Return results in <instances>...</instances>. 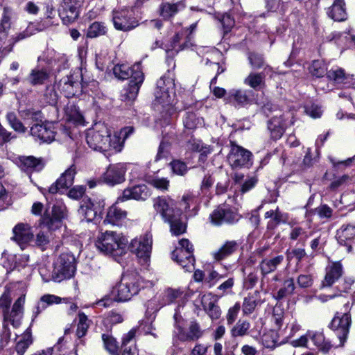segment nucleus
<instances>
[{
  "label": "nucleus",
  "instance_id": "1",
  "mask_svg": "<svg viewBox=\"0 0 355 355\" xmlns=\"http://www.w3.org/2000/svg\"><path fill=\"white\" fill-rule=\"evenodd\" d=\"M86 141L94 150L100 151L106 155L117 153L122 150L123 143L121 137L114 133L111 135L108 127L105 124H96L86 132Z\"/></svg>",
  "mask_w": 355,
  "mask_h": 355
},
{
  "label": "nucleus",
  "instance_id": "2",
  "mask_svg": "<svg viewBox=\"0 0 355 355\" xmlns=\"http://www.w3.org/2000/svg\"><path fill=\"white\" fill-rule=\"evenodd\" d=\"M153 207L169 224L173 234L178 236L186 232V224L181 219V210L175 207L173 200L165 197L156 198L153 200Z\"/></svg>",
  "mask_w": 355,
  "mask_h": 355
},
{
  "label": "nucleus",
  "instance_id": "3",
  "mask_svg": "<svg viewBox=\"0 0 355 355\" xmlns=\"http://www.w3.org/2000/svg\"><path fill=\"white\" fill-rule=\"evenodd\" d=\"M143 284L144 281L138 272L127 271L123 275L121 282L112 288V295L117 302H126L138 294L141 288L144 286Z\"/></svg>",
  "mask_w": 355,
  "mask_h": 355
},
{
  "label": "nucleus",
  "instance_id": "4",
  "mask_svg": "<svg viewBox=\"0 0 355 355\" xmlns=\"http://www.w3.org/2000/svg\"><path fill=\"white\" fill-rule=\"evenodd\" d=\"M19 24H0V41L3 44L8 42V52L11 51L13 44L21 40L31 36L32 35L42 31L46 28L45 24H28L22 32L18 33L17 26Z\"/></svg>",
  "mask_w": 355,
  "mask_h": 355
},
{
  "label": "nucleus",
  "instance_id": "5",
  "mask_svg": "<svg viewBox=\"0 0 355 355\" xmlns=\"http://www.w3.org/2000/svg\"><path fill=\"white\" fill-rule=\"evenodd\" d=\"M180 306L175 309L173 315L175 329L173 331V340H179L181 342H195L201 338L204 334L200 323L196 320H191L184 326V320L180 314Z\"/></svg>",
  "mask_w": 355,
  "mask_h": 355
},
{
  "label": "nucleus",
  "instance_id": "6",
  "mask_svg": "<svg viewBox=\"0 0 355 355\" xmlns=\"http://www.w3.org/2000/svg\"><path fill=\"white\" fill-rule=\"evenodd\" d=\"M113 73L118 79L125 80L130 78L126 95L129 99H134L144 80L141 64L136 63L132 67L125 64H116L113 68Z\"/></svg>",
  "mask_w": 355,
  "mask_h": 355
},
{
  "label": "nucleus",
  "instance_id": "7",
  "mask_svg": "<svg viewBox=\"0 0 355 355\" xmlns=\"http://www.w3.org/2000/svg\"><path fill=\"white\" fill-rule=\"evenodd\" d=\"M128 242V239L121 234L106 231L98 237L96 246L105 254L119 257L125 253Z\"/></svg>",
  "mask_w": 355,
  "mask_h": 355
},
{
  "label": "nucleus",
  "instance_id": "8",
  "mask_svg": "<svg viewBox=\"0 0 355 355\" xmlns=\"http://www.w3.org/2000/svg\"><path fill=\"white\" fill-rule=\"evenodd\" d=\"M76 271V259L71 253H62L54 263L52 278L55 282H61L71 277Z\"/></svg>",
  "mask_w": 355,
  "mask_h": 355
},
{
  "label": "nucleus",
  "instance_id": "9",
  "mask_svg": "<svg viewBox=\"0 0 355 355\" xmlns=\"http://www.w3.org/2000/svg\"><path fill=\"white\" fill-rule=\"evenodd\" d=\"M193 245L188 239H183L179 242V247L172 253V257L186 271H191L194 268L195 259L193 254Z\"/></svg>",
  "mask_w": 355,
  "mask_h": 355
},
{
  "label": "nucleus",
  "instance_id": "10",
  "mask_svg": "<svg viewBox=\"0 0 355 355\" xmlns=\"http://www.w3.org/2000/svg\"><path fill=\"white\" fill-rule=\"evenodd\" d=\"M175 83L172 78L166 75L157 82L155 96L157 102L163 105L172 103L175 94Z\"/></svg>",
  "mask_w": 355,
  "mask_h": 355
},
{
  "label": "nucleus",
  "instance_id": "11",
  "mask_svg": "<svg viewBox=\"0 0 355 355\" xmlns=\"http://www.w3.org/2000/svg\"><path fill=\"white\" fill-rule=\"evenodd\" d=\"M77 173L75 164L71 165L64 173L61 174L60 178L53 182L48 189H44L42 192L46 196V194H55L62 191V189H69L72 186L74 182V178Z\"/></svg>",
  "mask_w": 355,
  "mask_h": 355
},
{
  "label": "nucleus",
  "instance_id": "12",
  "mask_svg": "<svg viewBox=\"0 0 355 355\" xmlns=\"http://www.w3.org/2000/svg\"><path fill=\"white\" fill-rule=\"evenodd\" d=\"M252 156L250 151L231 143L227 161L233 168L248 167L252 165Z\"/></svg>",
  "mask_w": 355,
  "mask_h": 355
},
{
  "label": "nucleus",
  "instance_id": "13",
  "mask_svg": "<svg viewBox=\"0 0 355 355\" xmlns=\"http://www.w3.org/2000/svg\"><path fill=\"white\" fill-rule=\"evenodd\" d=\"M126 171V164L124 163L110 164L103 174L101 179L103 182L110 186L119 184L125 180Z\"/></svg>",
  "mask_w": 355,
  "mask_h": 355
},
{
  "label": "nucleus",
  "instance_id": "14",
  "mask_svg": "<svg viewBox=\"0 0 355 355\" xmlns=\"http://www.w3.org/2000/svg\"><path fill=\"white\" fill-rule=\"evenodd\" d=\"M211 223L215 225L232 224L239 219L237 213L227 205L219 206L210 215Z\"/></svg>",
  "mask_w": 355,
  "mask_h": 355
},
{
  "label": "nucleus",
  "instance_id": "15",
  "mask_svg": "<svg viewBox=\"0 0 355 355\" xmlns=\"http://www.w3.org/2000/svg\"><path fill=\"white\" fill-rule=\"evenodd\" d=\"M351 324V317L349 313H343L341 315H336L330 325L336 331V334L340 340L339 346H343L345 343Z\"/></svg>",
  "mask_w": 355,
  "mask_h": 355
},
{
  "label": "nucleus",
  "instance_id": "16",
  "mask_svg": "<svg viewBox=\"0 0 355 355\" xmlns=\"http://www.w3.org/2000/svg\"><path fill=\"white\" fill-rule=\"evenodd\" d=\"M152 238L150 235L145 234L139 238L133 239L130 245L131 252L139 259L146 261L150 254Z\"/></svg>",
  "mask_w": 355,
  "mask_h": 355
},
{
  "label": "nucleus",
  "instance_id": "17",
  "mask_svg": "<svg viewBox=\"0 0 355 355\" xmlns=\"http://www.w3.org/2000/svg\"><path fill=\"white\" fill-rule=\"evenodd\" d=\"M81 220L92 222L101 218V209L98 203L91 199H83L78 210Z\"/></svg>",
  "mask_w": 355,
  "mask_h": 355
},
{
  "label": "nucleus",
  "instance_id": "18",
  "mask_svg": "<svg viewBox=\"0 0 355 355\" xmlns=\"http://www.w3.org/2000/svg\"><path fill=\"white\" fill-rule=\"evenodd\" d=\"M196 28V24H192L189 28L179 30L171 41V47L178 52L191 45L193 32Z\"/></svg>",
  "mask_w": 355,
  "mask_h": 355
},
{
  "label": "nucleus",
  "instance_id": "19",
  "mask_svg": "<svg viewBox=\"0 0 355 355\" xmlns=\"http://www.w3.org/2000/svg\"><path fill=\"white\" fill-rule=\"evenodd\" d=\"M150 196L148 188L145 184H139L128 187L116 199V202H123L129 200H145Z\"/></svg>",
  "mask_w": 355,
  "mask_h": 355
},
{
  "label": "nucleus",
  "instance_id": "20",
  "mask_svg": "<svg viewBox=\"0 0 355 355\" xmlns=\"http://www.w3.org/2000/svg\"><path fill=\"white\" fill-rule=\"evenodd\" d=\"M24 302L25 297L20 296L14 303L11 311H7L3 313V322L8 324L10 323L15 328L19 327L23 316Z\"/></svg>",
  "mask_w": 355,
  "mask_h": 355
},
{
  "label": "nucleus",
  "instance_id": "21",
  "mask_svg": "<svg viewBox=\"0 0 355 355\" xmlns=\"http://www.w3.org/2000/svg\"><path fill=\"white\" fill-rule=\"evenodd\" d=\"M12 234L11 239L15 241L21 249H24V245L33 239L32 228L28 223L17 224L12 229Z\"/></svg>",
  "mask_w": 355,
  "mask_h": 355
},
{
  "label": "nucleus",
  "instance_id": "22",
  "mask_svg": "<svg viewBox=\"0 0 355 355\" xmlns=\"http://www.w3.org/2000/svg\"><path fill=\"white\" fill-rule=\"evenodd\" d=\"M284 256L278 254L266 257L260 262L259 268L263 277L275 272L284 262Z\"/></svg>",
  "mask_w": 355,
  "mask_h": 355
},
{
  "label": "nucleus",
  "instance_id": "23",
  "mask_svg": "<svg viewBox=\"0 0 355 355\" xmlns=\"http://www.w3.org/2000/svg\"><path fill=\"white\" fill-rule=\"evenodd\" d=\"M116 201L109 207L105 223L119 226L127 218V212L117 206Z\"/></svg>",
  "mask_w": 355,
  "mask_h": 355
},
{
  "label": "nucleus",
  "instance_id": "24",
  "mask_svg": "<svg viewBox=\"0 0 355 355\" xmlns=\"http://www.w3.org/2000/svg\"><path fill=\"white\" fill-rule=\"evenodd\" d=\"M31 134L44 142H51L54 140L55 132L51 126L46 124L36 123L31 128Z\"/></svg>",
  "mask_w": 355,
  "mask_h": 355
},
{
  "label": "nucleus",
  "instance_id": "25",
  "mask_svg": "<svg viewBox=\"0 0 355 355\" xmlns=\"http://www.w3.org/2000/svg\"><path fill=\"white\" fill-rule=\"evenodd\" d=\"M327 15L335 21L342 22L347 19L344 0H334L333 5L329 8Z\"/></svg>",
  "mask_w": 355,
  "mask_h": 355
},
{
  "label": "nucleus",
  "instance_id": "26",
  "mask_svg": "<svg viewBox=\"0 0 355 355\" xmlns=\"http://www.w3.org/2000/svg\"><path fill=\"white\" fill-rule=\"evenodd\" d=\"M252 92L250 90L233 89L230 92L228 98L235 105L243 106L252 100Z\"/></svg>",
  "mask_w": 355,
  "mask_h": 355
},
{
  "label": "nucleus",
  "instance_id": "27",
  "mask_svg": "<svg viewBox=\"0 0 355 355\" xmlns=\"http://www.w3.org/2000/svg\"><path fill=\"white\" fill-rule=\"evenodd\" d=\"M185 7L186 0H181L174 3H162L159 8V13L164 19H169L179 11L184 10Z\"/></svg>",
  "mask_w": 355,
  "mask_h": 355
},
{
  "label": "nucleus",
  "instance_id": "28",
  "mask_svg": "<svg viewBox=\"0 0 355 355\" xmlns=\"http://www.w3.org/2000/svg\"><path fill=\"white\" fill-rule=\"evenodd\" d=\"M286 123L282 116H275L268 122V128L275 139L281 138L286 128Z\"/></svg>",
  "mask_w": 355,
  "mask_h": 355
},
{
  "label": "nucleus",
  "instance_id": "29",
  "mask_svg": "<svg viewBox=\"0 0 355 355\" xmlns=\"http://www.w3.org/2000/svg\"><path fill=\"white\" fill-rule=\"evenodd\" d=\"M238 248L236 241H227L218 250L212 253L213 257L216 261L223 260L234 253Z\"/></svg>",
  "mask_w": 355,
  "mask_h": 355
},
{
  "label": "nucleus",
  "instance_id": "30",
  "mask_svg": "<svg viewBox=\"0 0 355 355\" xmlns=\"http://www.w3.org/2000/svg\"><path fill=\"white\" fill-rule=\"evenodd\" d=\"M343 274V266L340 262L333 263L327 268V272L323 281L324 286H331L336 280H338Z\"/></svg>",
  "mask_w": 355,
  "mask_h": 355
},
{
  "label": "nucleus",
  "instance_id": "31",
  "mask_svg": "<svg viewBox=\"0 0 355 355\" xmlns=\"http://www.w3.org/2000/svg\"><path fill=\"white\" fill-rule=\"evenodd\" d=\"M62 300L60 297L55 295H44L41 297L40 302L33 311V317L36 318L42 311L46 309L47 306L61 303Z\"/></svg>",
  "mask_w": 355,
  "mask_h": 355
},
{
  "label": "nucleus",
  "instance_id": "32",
  "mask_svg": "<svg viewBox=\"0 0 355 355\" xmlns=\"http://www.w3.org/2000/svg\"><path fill=\"white\" fill-rule=\"evenodd\" d=\"M307 336L323 353H327L331 349V342L326 339L323 333L320 331H308Z\"/></svg>",
  "mask_w": 355,
  "mask_h": 355
},
{
  "label": "nucleus",
  "instance_id": "33",
  "mask_svg": "<svg viewBox=\"0 0 355 355\" xmlns=\"http://www.w3.org/2000/svg\"><path fill=\"white\" fill-rule=\"evenodd\" d=\"M19 161L21 169L28 173L40 171L44 166L42 160L33 156L21 157Z\"/></svg>",
  "mask_w": 355,
  "mask_h": 355
},
{
  "label": "nucleus",
  "instance_id": "34",
  "mask_svg": "<svg viewBox=\"0 0 355 355\" xmlns=\"http://www.w3.org/2000/svg\"><path fill=\"white\" fill-rule=\"evenodd\" d=\"M49 78V71L45 68L36 67L31 70L27 78L28 82L33 86L42 85Z\"/></svg>",
  "mask_w": 355,
  "mask_h": 355
},
{
  "label": "nucleus",
  "instance_id": "35",
  "mask_svg": "<svg viewBox=\"0 0 355 355\" xmlns=\"http://www.w3.org/2000/svg\"><path fill=\"white\" fill-rule=\"evenodd\" d=\"M265 218H271V220L268 223V229H274L280 223H286L288 219L287 214L282 212L278 207L275 209L266 211Z\"/></svg>",
  "mask_w": 355,
  "mask_h": 355
},
{
  "label": "nucleus",
  "instance_id": "36",
  "mask_svg": "<svg viewBox=\"0 0 355 355\" xmlns=\"http://www.w3.org/2000/svg\"><path fill=\"white\" fill-rule=\"evenodd\" d=\"M266 74L264 72H251L244 80V83L255 90H259L265 86Z\"/></svg>",
  "mask_w": 355,
  "mask_h": 355
},
{
  "label": "nucleus",
  "instance_id": "37",
  "mask_svg": "<svg viewBox=\"0 0 355 355\" xmlns=\"http://www.w3.org/2000/svg\"><path fill=\"white\" fill-rule=\"evenodd\" d=\"M355 237V225H343L337 230L336 238L341 245H346L348 240Z\"/></svg>",
  "mask_w": 355,
  "mask_h": 355
},
{
  "label": "nucleus",
  "instance_id": "38",
  "mask_svg": "<svg viewBox=\"0 0 355 355\" xmlns=\"http://www.w3.org/2000/svg\"><path fill=\"white\" fill-rule=\"evenodd\" d=\"M62 90L66 93L67 97L76 95L79 83L74 80L73 76H67L61 80Z\"/></svg>",
  "mask_w": 355,
  "mask_h": 355
},
{
  "label": "nucleus",
  "instance_id": "39",
  "mask_svg": "<svg viewBox=\"0 0 355 355\" xmlns=\"http://www.w3.org/2000/svg\"><path fill=\"white\" fill-rule=\"evenodd\" d=\"M295 289L294 280L293 278H288L284 281L282 286L276 293L275 298L278 300H282L292 295Z\"/></svg>",
  "mask_w": 355,
  "mask_h": 355
},
{
  "label": "nucleus",
  "instance_id": "40",
  "mask_svg": "<svg viewBox=\"0 0 355 355\" xmlns=\"http://www.w3.org/2000/svg\"><path fill=\"white\" fill-rule=\"evenodd\" d=\"M250 328V323L245 320H239L232 327L230 330L231 336L234 338L243 337L248 334Z\"/></svg>",
  "mask_w": 355,
  "mask_h": 355
},
{
  "label": "nucleus",
  "instance_id": "41",
  "mask_svg": "<svg viewBox=\"0 0 355 355\" xmlns=\"http://www.w3.org/2000/svg\"><path fill=\"white\" fill-rule=\"evenodd\" d=\"M32 336L30 331H26L16 344L17 355H24L26 349L32 344Z\"/></svg>",
  "mask_w": 355,
  "mask_h": 355
},
{
  "label": "nucleus",
  "instance_id": "42",
  "mask_svg": "<svg viewBox=\"0 0 355 355\" xmlns=\"http://www.w3.org/2000/svg\"><path fill=\"white\" fill-rule=\"evenodd\" d=\"M309 71L312 76L320 78L327 74V68L324 61L317 60L313 61L309 67Z\"/></svg>",
  "mask_w": 355,
  "mask_h": 355
},
{
  "label": "nucleus",
  "instance_id": "43",
  "mask_svg": "<svg viewBox=\"0 0 355 355\" xmlns=\"http://www.w3.org/2000/svg\"><path fill=\"white\" fill-rule=\"evenodd\" d=\"M105 349L111 355H119V346L116 339L112 336L106 334L102 335Z\"/></svg>",
  "mask_w": 355,
  "mask_h": 355
},
{
  "label": "nucleus",
  "instance_id": "44",
  "mask_svg": "<svg viewBox=\"0 0 355 355\" xmlns=\"http://www.w3.org/2000/svg\"><path fill=\"white\" fill-rule=\"evenodd\" d=\"M6 120L11 128L16 132L24 133L27 128L24 125L21 121L17 118L16 114L13 112H9L6 114Z\"/></svg>",
  "mask_w": 355,
  "mask_h": 355
},
{
  "label": "nucleus",
  "instance_id": "45",
  "mask_svg": "<svg viewBox=\"0 0 355 355\" xmlns=\"http://www.w3.org/2000/svg\"><path fill=\"white\" fill-rule=\"evenodd\" d=\"M327 76L329 80L337 84L345 83L347 78L344 70L338 67L328 71L327 72Z\"/></svg>",
  "mask_w": 355,
  "mask_h": 355
},
{
  "label": "nucleus",
  "instance_id": "46",
  "mask_svg": "<svg viewBox=\"0 0 355 355\" xmlns=\"http://www.w3.org/2000/svg\"><path fill=\"white\" fill-rule=\"evenodd\" d=\"M146 182L154 188L160 191H166L169 187V180L166 178L150 176L147 178Z\"/></svg>",
  "mask_w": 355,
  "mask_h": 355
},
{
  "label": "nucleus",
  "instance_id": "47",
  "mask_svg": "<svg viewBox=\"0 0 355 355\" xmlns=\"http://www.w3.org/2000/svg\"><path fill=\"white\" fill-rule=\"evenodd\" d=\"M201 119L196 116V113L188 112L183 118V124L186 128L194 130L201 124Z\"/></svg>",
  "mask_w": 355,
  "mask_h": 355
},
{
  "label": "nucleus",
  "instance_id": "48",
  "mask_svg": "<svg viewBox=\"0 0 355 355\" xmlns=\"http://www.w3.org/2000/svg\"><path fill=\"white\" fill-rule=\"evenodd\" d=\"M20 116L26 123L29 124L35 121H42V113L40 111H35L32 109L21 110Z\"/></svg>",
  "mask_w": 355,
  "mask_h": 355
},
{
  "label": "nucleus",
  "instance_id": "49",
  "mask_svg": "<svg viewBox=\"0 0 355 355\" xmlns=\"http://www.w3.org/2000/svg\"><path fill=\"white\" fill-rule=\"evenodd\" d=\"M136 332L137 329L133 328L123 336L121 344L123 351H125V349L128 351V349H132V347H137L135 344Z\"/></svg>",
  "mask_w": 355,
  "mask_h": 355
},
{
  "label": "nucleus",
  "instance_id": "50",
  "mask_svg": "<svg viewBox=\"0 0 355 355\" xmlns=\"http://www.w3.org/2000/svg\"><path fill=\"white\" fill-rule=\"evenodd\" d=\"M198 203L197 195L188 192L183 195L180 205L184 211L189 210L191 205H196Z\"/></svg>",
  "mask_w": 355,
  "mask_h": 355
},
{
  "label": "nucleus",
  "instance_id": "51",
  "mask_svg": "<svg viewBox=\"0 0 355 355\" xmlns=\"http://www.w3.org/2000/svg\"><path fill=\"white\" fill-rule=\"evenodd\" d=\"M80 6V3L78 1L76 0H64L63 1V10L67 12H71V19H76L79 12L78 8Z\"/></svg>",
  "mask_w": 355,
  "mask_h": 355
},
{
  "label": "nucleus",
  "instance_id": "52",
  "mask_svg": "<svg viewBox=\"0 0 355 355\" xmlns=\"http://www.w3.org/2000/svg\"><path fill=\"white\" fill-rule=\"evenodd\" d=\"M89 323L87 315L84 313H80L78 314V323L76 329V336L81 338L83 337L88 329Z\"/></svg>",
  "mask_w": 355,
  "mask_h": 355
},
{
  "label": "nucleus",
  "instance_id": "53",
  "mask_svg": "<svg viewBox=\"0 0 355 355\" xmlns=\"http://www.w3.org/2000/svg\"><path fill=\"white\" fill-rule=\"evenodd\" d=\"M182 294L180 290L168 288L164 291L162 305L169 304L175 302Z\"/></svg>",
  "mask_w": 355,
  "mask_h": 355
},
{
  "label": "nucleus",
  "instance_id": "54",
  "mask_svg": "<svg viewBox=\"0 0 355 355\" xmlns=\"http://www.w3.org/2000/svg\"><path fill=\"white\" fill-rule=\"evenodd\" d=\"M277 334L274 331H270L262 336V342L265 347L273 349L277 345Z\"/></svg>",
  "mask_w": 355,
  "mask_h": 355
},
{
  "label": "nucleus",
  "instance_id": "55",
  "mask_svg": "<svg viewBox=\"0 0 355 355\" xmlns=\"http://www.w3.org/2000/svg\"><path fill=\"white\" fill-rule=\"evenodd\" d=\"M257 305V301L253 296H248L244 298L242 311L245 315H248L253 313Z\"/></svg>",
  "mask_w": 355,
  "mask_h": 355
},
{
  "label": "nucleus",
  "instance_id": "56",
  "mask_svg": "<svg viewBox=\"0 0 355 355\" xmlns=\"http://www.w3.org/2000/svg\"><path fill=\"white\" fill-rule=\"evenodd\" d=\"M201 304L205 312L218 305L216 297L211 293L201 296Z\"/></svg>",
  "mask_w": 355,
  "mask_h": 355
},
{
  "label": "nucleus",
  "instance_id": "57",
  "mask_svg": "<svg viewBox=\"0 0 355 355\" xmlns=\"http://www.w3.org/2000/svg\"><path fill=\"white\" fill-rule=\"evenodd\" d=\"M42 224L49 230H54L61 225V221L53 216L44 215L42 218Z\"/></svg>",
  "mask_w": 355,
  "mask_h": 355
},
{
  "label": "nucleus",
  "instance_id": "58",
  "mask_svg": "<svg viewBox=\"0 0 355 355\" xmlns=\"http://www.w3.org/2000/svg\"><path fill=\"white\" fill-rule=\"evenodd\" d=\"M105 32V27L101 24H91L88 28L87 35L93 38L104 35Z\"/></svg>",
  "mask_w": 355,
  "mask_h": 355
},
{
  "label": "nucleus",
  "instance_id": "59",
  "mask_svg": "<svg viewBox=\"0 0 355 355\" xmlns=\"http://www.w3.org/2000/svg\"><path fill=\"white\" fill-rule=\"evenodd\" d=\"M241 310L240 303L236 302L234 305L230 307L226 314V320L227 324H232L236 320L239 313Z\"/></svg>",
  "mask_w": 355,
  "mask_h": 355
},
{
  "label": "nucleus",
  "instance_id": "60",
  "mask_svg": "<svg viewBox=\"0 0 355 355\" xmlns=\"http://www.w3.org/2000/svg\"><path fill=\"white\" fill-rule=\"evenodd\" d=\"M171 166L173 172L178 175H184L188 171L187 164L180 160H173L171 163Z\"/></svg>",
  "mask_w": 355,
  "mask_h": 355
},
{
  "label": "nucleus",
  "instance_id": "61",
  "mask_svg": "<svg viewBox=\"0 0 355 355\" xmlns=\"http://www.w3.org/2000/svg\"><path fill=\"white\" fill-rule=\"evenodd\" d=\"M248 60L254 69H258L264 66V60L261 55L250 53L248 55Z\"/></svg>",
  "mask_w": 355,
  "mask_h": 355
},
{
  "label": "nucleus",
  "instance_id": "62",
  "mask_svg": "<svg viewBox=\"0 0 355 355\" xmlns=\"http://www.w3.org/2000/svg\"><path fill=\"white\" fill-rule=\"evenodd\" d=\"M214 183V179L209 174L205 175L203 178L201 184H200V191L204 195H207L209 189L211 188Z\"/></svg>",
  "mask_w": 355,
  "mask_h": 355
},
{
  "label": "nucleus",
  "instance_id": "63",
  "mask_svg": "<svg viewBox=\"0 0 355 355\" xmlns=\"http://www.w3.org/2000/svg\"><path fill=\"white\" fill-rule=\"evenodd\" d=\"M169 148L170 143L163 139L159 144L158 152L155 157V160L158 161L160 159L165 157L169 152Z\"/></svg>",
  "mask_w": 355,
  "mask_h": 355
},
{
  "label": "nucleus",
  "instance_id": "64",
  "mask_svg": "<svg viewBox=\"0 0 355 355\" xmlns=\"http://www.w3.org/2000/svg\"><path fill=\"white\" fill-rule=\"evenodd\" d=\"M297 282L300 288H306L312 286L313 279L311 275H300L298 276Z\"/></svg>",
  "mask_w": 355,
  "mask_h": 355
}]
</instances>
